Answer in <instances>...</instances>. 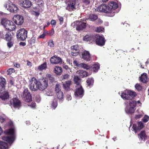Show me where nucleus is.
I'll list each match as a JSON object with an SVG mask.
<instances>
[{
  "mask_svg": "<svg viewBox=\"0 0 149 149\" xmlns=\"http://www.w3.org/2000/svg\"><path fill=\"white\" fill-rule=\"evenodd\" d=\"M118 7V4L114 2H111L109 5L107 6L105 4H102L97 8V10L100 12H103L107 13L110 17H113L115 15V13H118V11L116 10Z\"/></svg>",
  "mask_w": 149,
  "mask_h": 149,
  "instance_id": "f257e3e1",
  "label": "nucleus"
},
{
  "mask_svg": "<svg viewBox=\"0 0 149 149\" xmlns=\"http://www.w3.org/2000/svg\"><path fill=\"white\" fill-rule=\"evenodd\" d=\"M137 95L136 92L131 90L124 91L122 93L121 97L124 100H132Z\"/></svg>",
  "mask_w": 149,
  "mask_h": 149,
  "instance_id": "f03ea898",
  "label": "nucleus"
},
{
  "mask_svg": "<svg viewBox=\"0 0 149 149\" xmlns=\"http://www.w3.org/2000/svg\"><path fill=\"white\" fill-rule=\"evenodd\" d=\"M27 31L24 28L20 29L17 31L16 37L17 39L22 41L25 40L27 37Z\"/></svg>",
  "mask_w": 149,
  "mask_h": 149,
  "instance_id": "7ed1b4c3",
  "label": "nucleus"
},
{
  "mask_svg": "<svg viewBox=\"0 0 149 149\" xmlns=\"http://www.w3.org/2000/svg\"><path fill=\"white\" fill-rule=\"evenodd\" d=\"M4 7L5 9L11 13H16L18 9L16 5L13 4L10 1L5 3Z\"/></svg>",
  "mask_w": 149,
  "mask_h": 149,
  "instance_id": "20e7f679",
  "label": "nucleus"
},
{
  "mask_svg": "<svg viewBox=\"0 0 149 149\" xmlns=\"http://www.w3.org/2000/svg\"><path fill=\"white\" fill-rule=\"evenodd\" d=\"M29 87L32 91H36L39 89V81L35 77H32L30 81Z\"/></svg>",
  "mask_w": 149,
  "mask_h": 149,
  "instance_id": "39448f33",
  "label": "nucleus"
},
{
  "mask_svg": "<svg viewBox=\"0 0 149 149\" xmlns=\"http://www.w3.org/2000/svg\"><path fill=\"white\" fill-rule=\"evenodd\" d=\"M0 38L3 39L6 41H10L13 39L10 33L3 31L0 32Z\"/></svg>",
  "mask_w": 149,
  "mask_h": 149,
  "instance_id": "423d86ee",
  "label": "nucleus"
},
{
  "mask_svg": "<svg viewBox=\"0 0 149 149\" xmlns=\"http://www.w3.org/2000/svg\"><path fill=\"white\" fill-rule=\"evenodd\" d=\"M22 96L26 102H29L32 100V96L28 88L24 90Z\"/></svg>",
  "mask_w": 149,
  "mask_h": 149,
  "instance_id": "0eeeda50",
  "label": "nucleus"
},
{
  "mask_svg": "<svg viewBox=\"0 0 149 149\" xmlns=\"http://www.w3.org/2000/svg\"><path fill=\"white\" fill-rule=\"evenodd\" d=\"M66 3L67 5L66 9L70 11H71L75 10L76 2L74 0H66Z\"/></svg>",
  "mask_w": 149,
  "mask_h": 149,
  "instance_id": "6e6552de",
  "label": "nucleus"
},
{
  "mask_svg": "<svg viewBox=\"0 0 149 149\" xmlns=\"http://www.w3.org/2000/svg\"><path fill=\"white\" fill-rule=\"evenodd\" d=\"M95 40L97 45L99 46H103L105 45L106 40L103 36L98 34L96 35Z\"/></svg>",
  "mask_w": 149,
  "mask_h": 149,
  "instance_id": "1a4fd4ad",
  "label": "nucleus"
},
{
  "mask_svg": "<svg viewBox=\"0 0 149 149\" xmlns=\"http://www.w3.org/2000/svg\"><path fill=\"white\" fill-rule=\"evenodd\" d=\"M39 89L43 91L48 86L47 79L43 78L39 81Z\"/></svg>",
  "mask_w": 149,
  "mask_h": 149,
  "instance_id": "9d476101",
  "label": "nucleus"
},
{
  "mask_svg": "<svg viewBox=\"0 0 149 149\" xmlns=\"http://www.w3.org/2000/svg\"><path fill=\"white\" fill-rule=\"evenodd\" d=\"M14 23L17 25H21L24 22V18L23 17L20 15H14L13 18Z\"/></svg>",
  "mask_w": 149,
  "mask_h": 149,
  "instance_id": "9b49d317",
  "label": "nucleus"
},
{
  "mask_svg": "<svg viewBox=\"0 0 149 149\" xmlns=\"http://www.w3.org/2000/svg\"><path fill=\"white\" fill-rule=\"evenodd\" d=\"M10 102V105H13V107L15 108L19 109L21 107V101L17 98H13L11 100Z\"/></svg>",
  "mask_w": 149,
  "mask_h": 149,
  "instance_id": "f8f14e48",
  "label": "nucleus"
},
{
  "mask_svg": "<svg viewBox=\"0 0 149 149\" xmlns=\"http://www.w3.org/2000/svg\"><path fill=\"white\" fill-rule=\"evenodd\" d=\"M74 95L75 96L79 98H81L84 95V90L82 86L77 88L75 90Z\"/></svg>",
  "mask_w": 149,
  "mask_h": 149,
  "instance_id": "ddd939ff",
  "label": "nucleus"
},
{
  "mask_svg": "<svg viewBox=\"0 0 149 149\" xmlns=\"http://www.w3.org/2000/svg\"><path fill=\"white\" fill-rule=\"evenodd\" d=\"M144 127L143 124L141 122H138L137 124L133 125L132 128L133 129L135 133L141 130Z\"/></svg>",
  "mask_w": 149,
  "mask_h": 149,
  "instance_id": "4468645a",
  "label": "nucleus"
},
{
  "mask_svg": "<svg viewBox=\"0 0 149 149\" xmlns=\"http://www.w3.org/2000/svg\"><path fill=\"white\" fill-rule=\"evenodd\" d=\"M19 4L25 8H28L30 7L32 3L29 0H20Z\"/></svg>",
  "mask_w": 149,
  "mask_h": 149,
  "instance_id": "2eb2a0df",
  "label": "nucleus"
},
{
  "mask_svg": "<svg viewBox=\"0 0 149 149\" xmlns=\"http://www.w3.org/2000/svg\"><path fill=\"white\" fill-rule=\"evenodd\" d=\"M91 55L89 52L84 50L81 52V58L86 61H88L91 59Z\"/></svg>",
  "mask_w": 149,
  "mask_h": 149,
  "instance_id": "dca6fc26",
  "label": "nucleus"
},
{
  "mask_svg": "<svg viewBox=\"0 0 149 149\" xmlns=\"http://www.w3.org/2000/svg\"><path fill=\"white\" fill-rule=\"evenodd\" d=\"M50 61L52 64H57L62 63V59L61 58L54 55L51 58Z\"/></svg>",
  "mask_w": 149,
  "mask_h": 149,
  "instance_id": "f3484780",
  "label": "nucleus"
},
{
  "mask_svg": "<svg viewBox=\"0 0 149 149\" xmlns=\"http://www.w3.org/2000/svg\"><path fill=\"white\" fill-rule=\"evenodd\" d=\"M3 140L6 141L9 144H12L15 139L14 136H4L2 137Z\"/></svg>",
  "mask_w": 149,
  "mask_h": 149,
  "instance_id": "a211bd4d",
  "label": "nucleus"
},
{
  "mask_svg": "<svg viewBox=\"0 0 149 149\" xmlns=\"http://www.w3.org/2000/svg\"><path fill=\"white\" fill-rule=\"evenodd\" d=\"M11 21L8 20L6 18H3L1 20V24L4 27L7 29L10 24Z\"/></svg>",
  "mask_w": 149,
  "mask_h": 149,
  "instance_id": "6ab92c4d",
  "label": "nucleus"
},
{
  "mask_svg": "<svg viewBox=\"0 0 149 149\" xmlns=\"http://www.w3.org/2000/svg\"><path fill=\"white\" fill-rule=\"evenodd\" d=\"M86 27V23L80 22L79 24L77 25L76 29L77 31L82 30Z\"/></svg>",
  "mask_w": 149,
  "mask_h": 149,
  "instance_id": "aec40b11",
  "label": "nucleus"
},
{
  "mask_svg": "<svg viewBox=\"0 0 149 149\" xmlns=\"http://www.w3.org/2000/svg\"><path fill=\"white\" fill-rule=\"evenodd\" d=\"M6 84V79L3 77H0V92L5 89Z\"/></svg>",
  "mask_w": 149,
  "mask_h": 149,
  "instance_id": "412c9836",
  "label": "nucleus"
},
{
  "mask_svg": "<svg viewBox=\"0 0 149 149\" xmlns=\"http://www.w3.org/2000/svg\"><path fill=\"white\" fill-rule=\"evenodd\" d=\"M77 73L78 74L80 77L82 78L86 77L89 75L88 73L87 72L83 70L78 71Z\"/></svg>",
  "mask_w": 149,
  "mask_h": 149,
  "instance_id": "4be33fe9",
  "label": "nucleus"
},
{
  "mask_svg": "<svg viewBox=\"0 0 149 149\" xmlns=\"http://www.w3.org/2000/svg\"><path fill=\"white\" fill-rule=\"evenodd\" d=\"M72 82L71 81H66L63 84V86L64 89L67 91H68L70 89V86Z\"/></svg>",
  "mask_w": 149,
  "mask_h": 149,
  "instance_id": "5701e85b",
  "label": "nucleus"
},
{
  "mask_svg": "<svg viewBox=\"0 0 149 149\" xmlns=\"http://www.w3.org/2000/svg\"><path fill=\"white\" fill-rule=\"evenodd\" d=\"M9 97V95L8 92L5 91L3 93L1 94L0 95V98L2 100H5L8 99Z\"/></svg>",
  "mask_w": 149,
  "mask_h": 149,
  "instance_id": "b1692460",
  "label": "nucleus"
},
{
  "mask_svg": "<svg viewBox=\"0 0 149 149\" xmlns=\"http://www.w3.org/2000/svg\"><path fill=\"white\" fill-rule=\"evenodd\" d=\"M138 136L139 139L141 141H142L143 139L145 140L146 139L147 136L146 134L145 131H142L140 134H138Z\"/></svg>",
  "mask_w": 149,
  "mask_h": 149,
  "instance_id": "393cba45",
  "label": "nucleus"
},
{
  "mask_svg": "<svg viewBox=\"0 0 149 149\" xmlns=\"http://www.w3.org/2000/svg\"><path fill=\"white\" fill-rule=\"evenodd\" d=\"M86 85L91 87L93 86L94 80L93 77L88 78L86 81Z\"/></svg>",
  "mask_w": 149,
  "mask_h": 149,
  "instance_id": "a878e982",
  "label": "nucleus"
},
{
  "mask_svg": "<svg viewBox=\"0 0 149 149\" xmlns=\"http://www.w3.org/2000/svg\"><path fill=\"white\" fill-rule=\"evenodd\" d=\"M147 75L145 73H143L140 77V79L141 82L146 83L147 81Z\"/></svg>",
  "mask_w": 149,
  "mask_h": 149,
  "instance_id": "bb28decb",
  "label": "nucleus"
},
{
  "mask_svg": "<svg viewBox=\"0 0 149 149\" xmlns=\"http://www.w3.org/2000/svg\"><path fill=\"white\" fill-rule=\"evenodd\" d=\"M54 72L56 74L60 75L62 72V68L59 66H55L54 68Z\"/></svg>",
  "mask_w": 149,
  "mask_h": 149,
  "instance_id": "cd10ccee",
  "label": "nucleus"
},
{
  "mask_svg": "<svg viewBox=\"0 0 149 149\" xmlns=\"http://www.w3.org/2000/svg\"><path fill=\"white\" fill-rule=\"evenodd\" d=\"M6 134L10 135L11 136H14L15 133V131L14 128H11L8 130H6L5 131Z\"/></svg>",
  "mask_w": 149,
  "mask_h": 149,
  "instance_id": "c85d7f7f",
  "label": "nucleus"
},
{
  "mask_svg": "<svg viewBox=\"0 0 149 149\" xmlns=\"http://www.w3.org/2000/svg\"><path fill=\"white\" fill-rule=\"evenodd\" d=\"M91 70L94 72H97L100 68L99 64H96L91 66Z\"/></svg>",
  "mask_w": 149,
  "mask_h": 149,
  "instance_id": "c756f323",
  "label": "nucleus"
},
{
  "mask_svg": "<svg viewBox=\"0 0 149 149\" xmlns=\"http://www.w3.org/2000/svg\"><path fill=\"white\" fill-rule=\"evenodd\" d=\"M47 68V65L46 62H45L43 64L38 66V69L40 71H42L44 70H45Z\"/></svg>",
  "mask_w": 149,
  "mask_h": 149,
  "instance_id": "7c9ffc66",
  "label": "nucleus"
},
{
  "mask_svg": "<svg viewBox=\"0 0 149 149\" xmlns=\"http://www.w3.org/2000/svg\"><path fill=\"white\" fill-rule=\"evenodd\" d=\"M8 148V145L7 143L0 141V149H6Z\"/></svg>",
  "mask_w": 149,
  "mask_h": 149,
  "instance_id": "2f4dec72",
  "label": "nucleus"
},
{
  "mask_svg": "<svg viewBox=\"0 0 149 149\" xmlns=\"http://www.w3.org/2000/svg\"><path fill=\"white\" fill-rule=\"evenodd\" d=\"M7 27H8V28L7 29L11 31L14 30L16 28V25L12 21L10 22L9 26H8Z\"/></svg>",
  "mask_w": 149,
  "mask_h": 149,
  "instance_id": "473e14b6",
  "label": "nucleus"
},
{
  "mask_svg": "<svg viewBox=\"0 0 149 149\" xmlns=\"http://www.w3.org/2000/svg\"><path fill=\"white\" fill-rule=\"evenodd\" d=\"M98 18L97 15L93 14H90L88 19L92 21H95Z\"/></svg>",
  "mask_w": 149,
  "mask_h": 149,
  "instance_id": "72a5a7b5",
  "label": "nucleus"
},
{
  "mask_svg": "<svg viewBox=\"0 0 149 149\" xmlns=\"http://www.w3.org/2000/svg\"><path fill=\"white\" fill-rule=\"evenodd\" d=\"M94 39L93 36L89 35H86L83 38V40L85 41H90Z\"/></svg>",
  "mask_w": 149,
  "mask_h": 149,
  "instance_id": "f704fd0d",
  "label": "nucleus"
},
{
  "mask_svg": "<svg viewBox=\"0 0 149 149\" xmlns=\"http://www.w3.org/2000/svg\"><path fill=\"white\" fill-rule=\"evenodd\" d=\"M80 68H83L86 70H88L91 68V66L86 64L84 63H81Z\"/></svg>",
  "mask_w": 149,
  "mask_h": 149,
  "instance_id": "c9c22d12",
  "label": "nucleus"
},
{
  "mask_svg": "<svg viewBox=\"0 0 149 149\" xmlns=\"http://www.w3.org/2000/svg\"><path fill=\"white\" fill-rule=\"evenodd\" d=\"M57 97L59 100H62L63 97V94L62 91L56 93Z\"/></svg>",
  "mask_w": 149,
  "mask_h": 149,
  "instance_id": "e433bc0d",
  "label": "nucleus"
},
{
  "mask_svg": "<svg viewBox=\"0 0 149 149\" xmlns=\"http://www.w3.org/2000/svg\"><path fill=\"white\" fill-rule=\"evenodd\" d=\"M79 51V49H72L71 54L74 56H77L78 55Z\"/></svg>",
  "mask_w": 149,
  "mask_h": 149,
  "instance_id": "4c0bfd02",
  "label": "nucleus"
},
{
  "mask_svg": "<svg viewBox=\"0 0 149 149\" xmlns=\"http://www.w3.org/2000/svg\"><path fill=\"white\" fill-rule=\"evenodd\" d=\"M74 81L75 83V84L77 85H81L80 84V79L77 76H75L74 78Z\"/></svg>",
  "mask_w": 149,
  "mask_h": 149,
  "instance_id": "58836bf2",
  "label": "nucleus"
},
{
  "mask_svg": "<svg viewBox=\"0 0 149 149\" xmlns=\"http://www.w3.org/2000/svg\"><path fill=\"white\" fill-rule=\"evenodd\" d=\"M47 78L51 83H53L55 81L54 78L52 75L48 74Z\"/></svg>",
  "mask_w": 149,
  "mask_h": 149,
  "instance_id": "ea45409f",
  "label": "nucleus"
},
{
  "mask_svg": "<svg viewBox=\"0 0 149 149\" xmlns=\"http://www.w3.org/2000/svg\"><path fill=\"white\" fill-rule=\"evenodd\" d=\"M125 111L127 113L132 114L134 112L135 110L134 109V108L130 107Z\"/></svg>",
  "mask_w": 149,
  "mask_h": 149,
  "instance_id": "a19ab883",
  "label": "nucleus"
},
{
  "mask_svg": "<svg viewBox=\"0 0 149 149\" xmlns=\"http://www.w3.org/2000/svg\"><path fill=\"white\" fill-rule=\"evenodd\" d=\"M129 105L130 107L134 108L136 107V102L135 100H133L132 101L130 102Z\"/></svg>",
  "mask_w": 149,
  "mask_h": 149,
  "instance_id": "79ce46f5",
  "label": "nucleus"
},
{
  "mask_svg": "<svg viewBox=\"0 0 149 149\" xmlns=\"http://www.w3.org/2000/svg\"><path fill=\"white\" fill-rule=\"evenodd\" d=\"M52 107L54 109H55L57 105V102L55 100H53L51 104Z\"/></svg>",
  "mask_w": 149,
  "mask_h": 149,
  "instance_id": "37998d69",
  "label": "nucleus"
},
{
  "mask_svg": "<svg viewBox=\"0 0 149 149\" xmlns=\"http://www.w3.org/2000/svg\"><path fill=\"white\" fill-rule=\"evenodd\" d=\"M7 42H8L7 44V45L8 47H9V48H10L12 46H13V45L14 44L13 39L10 41V40L7 41Z\"/></svg>",
  "mask_w": 149,
  "mask_h": 149,
  "instance_id": "c03bdc74",
  "label": "nucleus"
},
{
  "mask_svg": "<svg viewBox=\"0 0 149 149\" xmlns=\"http://www.w3.org/2000/svg\"><path fill=\"white\" fill-rule=\"evenodd\" d=\"M60 86L59 84H56L55 86V91L56 93L59 92V91H62L60 88Z\"/></svg>",
  "mask_w": 149,
  "mask_h": 149,
  "instance_id": "a18cd8bd",
  "label": "nucleus"
},
{
  "mask_svg": "<svg viewBox=\"0 0 149 149\" xmlns=\"http://www.w3.org/2000/svg\"><path fill=\"white\" fill-rule=\"evenodd\" d=\"M149 119V117L147 115H145L142 118V120L144 123L147 122Z\"/></svg>",
  "mask_w": 149,
  "mask_h": 149,
  "instance_id": "49530a36",
  "label": "nucleus"
},
{
  "mask_svg": "<svg viewBox=\"0 0 149 149\" xmlns=\"http://www.w3.org/2000/svg\"><path fill=\"white\" fill-rule=\"evenodd\" d=\"M58 18L60 22V24H63V17L59 16V15H58Z\"/></svg>",
  "mask_w": 149,
  "mask_h": 149,
  "instance_id": "de8ad7c7",
  "label": "nucleus"
},
{
  "mask_svg": "<svg viewBox=\"0 0 149 149\" xmlns=\"http://www.w3.org/2000/svg\"><path fill=\"white\" fill-rule=\"evenodd\" d=\"M135 87L138 91H141L142 89V86L139 84H136L135 85Z\"/></svg>",
  "mask_w": 149,
  "mask_h": 149,
  "instance_id": "09e8293b",
  "label": "nucleus"
},
{
  "mask_svg": "<svg viewBox=\"0 0 149 149\" xmlns=\"http://www.w3.org/2000/svg\"><path fill=\"white\" fill-rule=\"evenodd\" d=\"M73 63L75 66L80 68V66L81 65V63H79L76 60L74 61Z\"/></svg>",
  "mask_w": 149,
  "mask_h": 149,
  "instance_id": "8fccbe9b",
  "label": "nucleus"
},
{
  "mask_svg": "<svg viewBox=\"0 0 149 149\" xmlns=\"http://www.w3.org/2000/svg\"><path fill=\"white\" fill-rule=\"evenodd\" d=\"M70 77V76L68 74H65L62 76V80L68 79Z\"/></svg>",
  "mask_w": 149,
  "mask_h": 149,
  "instance_id": "3c124183",
  "label": "nucleus"
},
{
  "mask_svg": "<svg viewBox=\"0 0 149 149\" xmlns=\"http://www.w3.org/2000/svg\"><path fill=\"white\" fill-rule=\"evenodd\" d=\"M50 23L53 27H54L56 24V22L55 20L52 19Z\"/></svg>",
  "mask_w": 149,
  "mask_h": 149,
  "instance_id": "603ef678",
  "label": "nucleus"
},
{
  "mask_svg": "<svg viewBox=\"0 0 149 149\" xmlns=\"http://www.w3.org/2000/svg\"><path fill=\"white\" fill-rule=\"evenodd\" d=\"M15 70L13 68H10L8 69L7 70V72H8V74H11L12 72H14Z\"/></svg>",
  "mask_w": 149,
  "mask_h": 149,
  "instance_id": "864d4df0",
  "label": "nucleus"
},
{
  "mask_svg": "<svg viewBox=\"0 0 149 149\" xmlns=\"http://www.w3.org/2000/svg\"><path fill=\"white\" fill-rule=\"evenodd\" d=\"M36 41V37L33 36L30 40V43L31 44H34Z\"/></svg>",
  "mask_w": 149,
  "mask_h": 149,
  "instance_id": "5fc2aeb1",
  "label": "nucleus"
},
{
  "mask_svg": "<svg viewBox=\"0 0 149 149\" xmlns=\"http://www.w3.org/2000/svg\"><path fill=\"white\" fill-rule=\"evenodd\" d=\"M54 33V29L53 28L51 31H49L47 33V34H49L50 36H52Z\"/></svg>",
  "mask_w": 149,
  "mask_h": 149,
  "instance_id": "6e6d98bb",
  "label": "nucleus"
},
{
  "mask_svg": "<svg viewBox=\"0 0 149 149\" xmlns=\"http://www.w3.org/2000/svg\"><path fill=\"white\" fill-rule=\"evenodd\" d=\"M104 29L101 27H97L96 29V31L97 32H100L102 31Z\"/></svg>",
  "mask_w": 149,
  "mask_h": 149,
  "instance_id": "4d7b16f0",
  "label": "nucleus"
},
{
  "mask_svg": "<svg viewBox=\"0 0 149 149\" xmlns=\"http://www.w3.org/2000/svg\"><path fill=\"white\" fill-rule=\"evenodd\" d=\"M8 125L11 128L13 127V122L11 121H9L7 123Z\"/></svg>",
  "mask_w": 149,
  "mask_h": 149,
  "instance_id": "13d9d810",
  "label": "nucleus"
},
{
  "mask_svg": "<svg viewBox=\"0 0 149 149\" xmlns=\"http://www.w3.org/2000/svg\"><path fill=\"white\" fill-rule=\"evenodd\" d=\"M48 45L49 46L51 47H54V44L53 43V40H51L48 42Z\"/></svg>",
  "mask_w": 149,
  "mask_h": 149,
  "instance_id": "bf43d9fd",
  "label": "nucleus"
},
{
  "mask_svg": "<svg viewBox=\"0 0 149 149\" xmlns=\"http://www.w3.org/2000/svg\"><path fill=\"white\" fill-rule=\"evenodd\" d=\"M63 67L64 68L67 70H70V68L68 67V66L65 64H64L63 65Z\"/></svg>",
  "mask_w": 149,
  "mask_h": 149,
  "instance_id": "052dcab7",
  "label": "nucleus"
},
{
  "mask_svg": "<svg viewBox=\"0 0 149 149\" xmlns=\"http://www.w3.org/2000/svg\"><path fill=\"white\" fill-rule=\"evenodd\" d=\"M36 104L35 102H33L30 105H29V106L32 108H35L36 106Z\"/></svg>",
  "mask_w": 149,
  "mask_h": 149,
  "instance_id": "680f3d73",
  "label": "nucleus"
},
{
  "mask_svg": "<svg viewBox=\"0 0 149 149\" xmlns=\"http://www.w3.org/2000/svg\"><path fill=\"white\" fill-rule=\"evenodd\" d=\"M102 22V21L101 20V19H98L97 20L96 22V23L97 24H101Z\"/></svg>",
  "mask_w": 149,
  "mask_h": 149,
  "instance_id": "e2e57ef3",
  "label": "nucleus"
},
{
  "mask_svg": "<svg viewBox=\"0 0 149 149\" xmlns=\"http://www.w3.org/2000/svg\"><path fill=\"white\" fill-rule=\"evenodd\" d=\"M71 49L75 50V49H79L78 47L76 45L72 46L71 47Z\"/></svg>",
  "mask_w": 149,
  "mask_h": 149,
  "instance_id": "0e129e2a",
  "label": "nucleus"
},
{
  "mask_svg": "<svg viewBox=\"0 0 149 149\" xmlns=\"http://www.w3.org/2000/svg\"><path fill=\"white\" fill-rule=\"evenodd\" d=\"M142 116V114H138L136 115L135 116V118L136 119H138L141 118Z\"/></svg>",
  "mask_w": 149,
  "mask_h": 149,
  "instance_id": "69168bd1",
  "label": "nucleus"
},
{
  "mask_svg": "<svg viewBox=\"0 0 149 149\" xmlns=\"http://www.w3.org/2000/svg\"><path fill=\"white\" fill-rule=\"evenodd\" d=\"M90 1L89 0H84V2L86 5H88L90 3Z\"/></svg>",
  "mask_w": 149,
  "mask_h": 149,
  "instance_id": "338daca9",
  "label": "nucleus"
},
{
  "mask_svg": "<svg viewBox=\"0 0 149 149\" xmlns=\"http://www.w3.org/2000/svg\"><path fill=\"white\" fill-rule=\"evenodd\" d=\"M45 36V33H43L42 34L40 35V36H39L38 37V38H44Z\"/></svg>",
  "mask_w": 149,
  "mask_h": 149,
  "instance_id": "774afa93",
  "label": "nucleus"
}]
</instances>
